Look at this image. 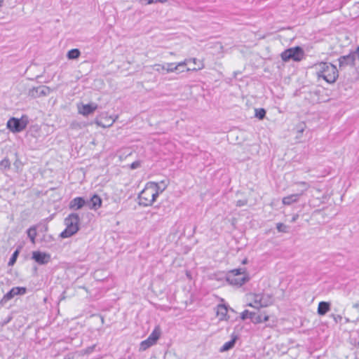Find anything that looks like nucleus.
<instances>
[{"instance_id": "obj_1", "label": "nucleus", "mask_w": 359, "mask_h": 359, "mask_svg": "<svg viewBox=\"0 0 359 359\" xmlns=\"http://www.w3.org/2000/svg\"><path fill=\"white\" fill-rule=\"evenodd\" d=\"M166 189V184L163 187H158L154 182L147 183L144 189L139 194V204L143 206H150L156 201L159 194Z\"/></svg>"}, {"instance_id": "obj_2", "label": "nucleus", "mask_w": 359, "mask_h": 359, "mask_svg": "<svg viewBox=\"0 0 359 359\" xmlns=\"http://www.w3.org/2000/svg\"><path fill=\"white\" fill-rule=\"evenodd\" d=\"M312 68L318 79H323L328 83H334L339 76L337 67L329 62H318L313 65Z\"/></svg>"}, {"instance_id": "obj_3", "label": "nucleus", "mask_w": 359, "mask_h": 359, "mask_svg": "<svg viewBox=\"0 0 359 359\" xmlns=\"http://www.w3.org/2000/svg\"><path fill=\"white\" fill-rule=\"evenodd\" d=\"M80 218L77 213H72L65 219V229L61 232L60 237L63 238L71 237L74 235L79 229Z\"/></svg>"}, {"instance_id": "obj_4", "label": "nucleus", "mask_w": 359, "mask_h": 359, "mask_svg": "<svg viewBox=\"0 0 359 359\" xmlns=\"http://www.w3.org/2000/svg\"><path fill=\"white\" fill-rule=\"evenodd\" d=\"M248 298L250 301L248 306L257 309L266 307L273 303L272 297L268 294L250 293L248 294Z\"/></svg>"}, {"instance_id": "obj_5", "label": "nucleus", "mask_w": 359, "mask_h": 359, "mask_svg": "<svg viewBox=\"0 0 359 359\" xmlns=\"http://www.w3.org/2000/svg\"><path fill=\"white\" fill-rule=\"evenodd\" d=\"M280 57L284 62H288L290 60H292L295 62H299L304 57V51L299 46L290 48L284 50L280 54Z\"/></svg>"}, {"instance_id": "obj_6", "label": "nucleus", "mask_w": 359, "mask_h": 359, "mask_svg": "<svg viewBox=\"0 0 359 359\" xmlns=\"http://www.w3.org/2000/svg\"><path fill=\"white\" fill-rule=\"evenodd\" d=\"M27 122L22 119L16 118H11L7 122V128L13 133H19L25 130L27 127Z\"/></svg>"}, {"instance_id": "obj_7", "label": "nucleus", "mask_w": 359, "mask_h": 359, "mask_svg": "<svg viewBox=\"0 0 359 359\" xmlns=\"http://www.w3.org/2000/svg\"><path fill=\"white\" fill-rule=\"evenodd\" d=\"M51 92L49 87L46 86H40L29 89L28 95L33 98L40 97L41 96L48 95Z\"/></svg>"}, {"instance_id": "obj_8", "label": "nucleus", "mask_w": 359, "mask_h": 359, "mask_svg": "<svg viewBox=\"0 0 359 359\" xmlns=\"http://www.w3.org/2000/svg\"><path fill=\"white\" fill-rule=\"evenodd\" d=\"M32 258L36 263L41 265L48 264L51 259L50 254L41 251L32 252Z\"/></svg>"}, {"instance_id": "obj_9", "label": "nucleus", "mask_w": 359, "mask_h": 359, "mask_svg": "<svg viewBox=\"0 0 359 359\" xmlns=\"http://www.w3.org/2000/svg\"><path fill=\"white\" fill-rule=\"evenodd\" d=\"M339 67L346 66H354L356 60V55L354 51L348 55L341 56L339 59Z\"/></svg>"}, {"instance_id": "obj_10", "label": "nucleus", "mask_w": 359, "mask_h": 359, "mask_svg": "<svg viewBox=\"0 0 359 359\" xmlns=\"http://www.w3.org/2000/svg\"><path fill=\"white\" fill-rule=\"evenodd\" d=\"M250 278L248 275L238 276H228L227 280L230 284L234 285L241 286L249 280Z\"/></svg>"}, {"instance_id": "obj_11", "label": "nucleus", "mask_w": 359, "mask_h": 359, "mask_svg": "<svg viewBox=\"0 0 359 359\" xmlns=\"http://www.w3.org/2000/svg\"><path fill=\"white\" fill-rule=\"evenodd\" d=\"M228 306L225 304H219L217 306L216 314L219 320H228L229 316L227 315Z\"/></svg>"}, {"instance_id": "obj_12", "label": "nucleus", "mask_w": 359, "mask_h": 359, "mask_svg": "<svg viewBox=\"0 0 359 359\" xmlns=\"http://www.w3.org/2000/svg\"><path fill=\"white\" fill-rule=\"evenodd\" d=\"M303 195V191L297 194H293L283 198L282 202L285 205H290L292 203H297L299 201V198Z\"/></svg>"}, {"instance_id": "obj_13", "label": "nucleus", "mask_w": 359, "mask_h": 359, "mask_svg": "<svg viewBox=\"0 0 359 359\" xmlns=\"http://www.w3.org/2000/svg\"><path fill=\"white\" fill-rule=\"evenodd\" d=\"M97 108V104L95 103L83 104L82 107L79 109V113L83 116H88L93 113Z\"/></svg>"}, {"instance_id": "obj_14", "label": "nucleus", "mask_w": 359, "mask_h": 359, "mask_svg": "<svg viewBox=\"0 0 359 359\" xmlns=\"http://www.w3.org/2000/svg\"><path fill=\"white\" fill-rule=\"evenodd\" d=\"M86 204V201L82 197H76L69 203V208L72 210L81 209Z\"/></svg>"}, {"instance_id": "obj_15", "label": "nucleus", "mask_w": 359, "mask_h": 359, "mask_svg": "<svg viewBox=\"0 0 359 359\" xmlns=\"http://www.w3.org/2000/svg\"><path fill=\"white\" fill-rule=\"evenodd\" d=\"M88 205L90 209L97 210L102 205V199L97 194L93 195L90 201L88 202Z\"/></svg>"}, {"instance_id": "obj_16", "label": "nucleus", "mask_w": 359, "mask_h": 359, "mask_svg": "<svg viewBox=\"0 0 359 359\" xmlns=\"http://www.w3.org/2000/svg\"><path fill=\"white\" fill-rule=\"evenodd\" d=\"M330 310V305L328 302H320L318 307V313L320 316H324Z\"/></svg>"}, {"instance_id": "obj_17", "label": "nucleus", "mask_w": 359, "mask_h": 359, "mask_svg": "<svg viewBox=\"0 0 359 359\" xmlns=\"http://www.w3.org/2000/svg\"><path fill=\"white\" fill-rule=\"evenodd\" d=\"M236 339L237 337L235 336L233 337L231 340L224 343V345L220 348V352H224L231 349L234 346Z\"/></svg>"}, {"instance_id": "obj_18", "label": "nucleus", "mask_w": 359, "mask_h": 359, "mask_svg": "<svg viewBox=\"0 0 359 359\" xmlns=\"http://www.w3.org/2000/svg\"><path fill=\"white\" fill-rule=\"evenodd\" d=\"M155 344L156 343H154V341H151V339L148 337L146 340H144L140 343V350L145 351Z\"/></svg>"}, {"instance_id": "obj_19", "label": "nucleus", "mask_w": 359, "mask_h": 359, "mask_svg": "<svg viewBox=\"0 0 359 359\" xmlns=\"http://www.w3.org/2000/svg\"><path fill=\"white\" fill-rule=\"evenodd\" d=\"M161 336V329L159 326H157L155 327V329L153 330V332L151 333V334L149 336V337L151 339V341H154L156 343L157 340L159 339Z\"/></svg>"}, {"instance_id": "obj_20", "label": "nucleus", "mask_w": 359, "mask_h": 359, "mask_svg": "<svg viewBox=\"0 0 359 359\" xmlns=\"http://www.w3.org/2000/svg\"><path fill=\"white\" fill-rule=\"evenodd\" d=\"M81 55V52L77 48H74L68 51L67 57L69 60L77 59Z\"/></svg>"}, {"instance_id": "obj_21", "label": "nucleus", "mask_w": 359, "mask_h": 359, "mask_svg": "<svg viewBox=\"0 0 359 359\" xmlns=\"http://www.w3.org/2000/svg\"><path fill=\"white\" fill-rule=\"evenodd\" d=\"M27 236L29 238L31 242L33 244H35V238L36 236V229L35 227H30L27 230Z\"/></svg>"}, {"instance_id": "obj_22", "label": "nucleus", "mask_w": 359, "mask_h": 359, "mask_svg": "<svg viewBox=\"0 0 359 359\" xmlns=\"http://www.w3.org/2000/svg\"><path fill=\"white\" fill-rule=\"evenodd\" d=\"M243 275H248L246 273H245V269H233L232 270L229 274L228 276H241Z\"/></svg>"}, {"instance_id": "obj_23", "label": "nucleus", "mask_w": 359, "mask_h": 359, "mask_svg": "<svg viewBox=\"0 0 359 359\" xmlns=\"http://www.w3.org/2000/svg\"><path fill=\"white\" fill-rule=\"evenodd\" d=\"M15 292V295H22L27 292V288L25 287H14L11 289Z\"/></svg>"}, {"instance_id": "obj_24", "label": "nucleus", "mask_w": 359, "mask_h": 359, "mask_svg": "<svg viewBox=\"0 0 359 359\" xmlns=\"http://www.w3.org/2000/svg\"><path fill=\"white\" fill-rule=\"evenodd\" d=\"M252 316H255V313L250 312L248 310H245L244 311L242 312L241 318L242 320H245L247 318L252 319Z\"/></svg>"}, {"instance_id": "obj_25", "label": "nucleus", "mask_w": 359, "mask_h": 359, "mask_svg": "<svg viewBox=\"0 0 359 359\" xmlns=\"http://www.w3.org/2000/svg\"><path fill=\"white\" fill-rule=\"evenodd\" d=\"M265 115L266 111L264 109L261 108L255 109V116L259 119H263L265 117Z\"/></svg>"}, {"instance_id": "obj_26", "label": "nucleus", "mask_w": 359, "mask_h": 359, "mask_svg": "<svg viewBox=\"0 0 359 359\" xmlns=\"http://www.w3.org/2000/svg\"><path fill=\"white\" fill-rule=\"evenodd\" d=\"M165 66L167 73L174 72L178 69L175 63H167Z\"/></svg>"}, {"instance_id": "obj_27", "label": "nucleus", "mask_w": 359, "mask_h": 359, "mask_svg": "<svg viewBox=\"0 0 359 359\" xmlns=\"http://www.w3.org/2000/svg\"><path fill=\"white\" fill-rule=\"evenodd\" d=\"M15 292L12 290H11L8 292H7L3 297L2 302H6L11 300L12 298L15 297Z\"/></svg>"}, {"instance_id": "obj_28", "label": "nucleus", "mask_w": 359, "mask_h": 359, "mask_svg": "<svg viewBox=\"0 0 359 359\" xmlns=\"http://www.w3.org/2000/svg\"><path fill=\"white\" fill-rule=\"evenodd\" d=\"M10 165H11V163H10L9 160L8 158H6L3 159L0 162V168H1V169H4V170L8 169V168H10Z\"/></svg>"}, {"instance_id": "obj_29", "label": "nucleus", "mask_w": 359, "mask_h": 359, "mask_svg": "<svg viewBox=\"0 0 359 359\" xmlns=\"http://www.w3.org/2000/svg\"><path fill=\"white\" fill-rule=\"evenodd\" d=\"M116 119L115 118H112L111 117H109V123L108 124H103L101 121H96V124H97L98 126H102L103 128H105V127H109V126H111L114 122H115Z\"/></svg>"}, {"instance_id": "obj_30", "label": "nucleus", "mask_w": 359, "mask_h": 359, "mask_svg": "<svg viewBox=\"0 0 359 359\" xmlns=\"http://www.w3.org/2000/svg\"><path fill=\"white\" fill-rule=\"evenodd\" d=\"M152 67L155 71L158 72H161L162 71L166 72V66L164 65L155 64Z\"/></svg>"}, {"instance_id": "obj_31", "label": "nucleus", "mask_w": 359, "mask_h": 359, "mask_svg": "<svg viewBox=\"0 0 359 359\" xmlns=\"http://www.w3.org/2000/svg\"><path fill=\"white\" fill-rule=\"evenodd\" d=\"M276 229L279 232L286 233L287 232L288 227L283 223H278L276 224Z\"/></svg>"}, {"instance_id": "obj_32", "label": "nucleus", "mask_w": 359, "mask_h": 359, "mask_svg": "<svg viewBox=\"0 0 359 359\" xmlns=\"http://www.w3.org/2000/svg\"><path fill=\"white\" fill-rule=\"evenodd\" d=\"M295 184L303 187V190L302 191H303V194L304 193V191H307L311 187L310 184L306 182H295Z\"/></svg>"}, {"instance_id": "obj_33", "label": "nucleus", "mask_w": 359, "mask_h": 359, "mask_svg": "<svg viewBox=\"0 0 359 359\" xmlns=\"http://www.w3.org/2000/svg\"><path fill=\"white\" fill-rule=\"evenodd\" d=\"M251 320L254 323H262V316L257 315L255 313V316H252V318Z\"/></svg>"}, {"instance_id": "obj_34", "label": "nucleus", "mask_w": 359, "mask_h": 359, "mask_svg": "<svg viewBox=\"0 0 359 359\" xmlns=\"http://www.w3.org/2000/svg\"><path fill=\"white\" fill-rule=\"evenodd\" d=\"M205 67V65L203 64V62H199V66L198 67H194V68H187V72H189V71H193V72H195V71H198V70H201V69H203V68Z\"/></svg>"}, {"instance_id": "obj_35", "label": "nucleus", "mask_w": 359, "mask_h": 359, "mask_svg": "<svg viewBox=\"0 0 359 359\" xmlns=\"http://www.w3.org/2000/svg\"><path fill=\"white\" fill-rule=\"evenodd\" d=\"M18 255V251L15 250L9 260V263H8L9 265L13 264L15 263Z\"/></svg>"}, {"instance_id": "obj_36", "label": "nucleus", "mask_w": 359, "mask_h": 359, "mask_svg": "<svg viewBox=\"0 0 359 359\" xmlns=\"http://www.w3.org/2000/svg\"><path fill=\"white\" fill-rule=\"evenodd\" d=\"M140 165H141V162L140 161H136L130 164V168L133 170H135V169L140 168Z\"/></svg>"}, {"instance_id": "obj_37", "label": "nucleus", "mask_w": 359, "mask_h": 359, "mask_svg": "<svg viewBox=\"0 0 359 359\" xmlns=\"http://www.w3.org/2000/svg\"><path fill=\"white\" fill-rule=\"evenodd\" d=\"M191 62V60L185 59L184 61L178 62L176 64L177 69H179L180 67H184L186 66L189 62Z\"/></svg>"}, {"instance_id": "obj_38", "label": "nucleus", "mask_w": 359, "mask_h": 359, "mask_svg": "<svg viewBox=\"0 0 359 359\" xmlns=\"http://www.w3.org/2000/svg\"><path fill=\"white\" fill-rule=\"evenodd\" d=\"M248 203V201L246 199L244 200H238L236 202V206L241 207L244 206Z\"/></svg>"}, {"instance_id": "obj_39", "label": "nucleus", "mask_w": 359, "mask_h": 359, "mask_svg": "<svg viewBox=\"0 0 359 359\" xmlns=\"http://www.w3.org/2000/svg\"><path fill=\"white\" fill-rule=\"evenodd\" d=\"M158 187H163L164 184H166V187L168 184V180H162L160 182H155Z\"/></svg>"}, {"instance_id": "obj_40", "label": "nucleus", "mask_w": 359, "mask_h": 359, "mask_svg": "<svg viewBox=\"0 0 359 359\" xmlns=\"http://www.w3.org/2000/svg\"><path fill=\"white\" fill-rule=\"evenodd\" d=\"M332 317L336 323L340 322L342 319V317L340 315H332Z\"/></svg>"}, {"instance_id": "obj_41", "label": "nucleus", "mask_w": 359, "mask_h": 359, "mask_svg": "<svg viewBox=\"0 0 359 359\" xmlns=\"http://www.w3.org/2000/svg\"><path fill=\"white\" fill-rule=\"evenodd\" d=\"M189 60H191V62H192L194 64L198 65V67L199 66V62H201L200 60H198L196 58L194 57V58H190Z\"/></svg>"}, {"instance_id": "obj_42", "label": "nucleus", "mask_w": 359, "mask_h": 359, "mask_svg": "<svg viewBox=\"0 0 359 359\" xmlns=\"http://www.w3.org/2000/svg\"><path fill=\"white\" fill-rule=\"evenodd\" d=\"M298 217H299V215H297V214L294 215L292 217V219H291V222H294L298 219Z\"/></svg>"}, {"instance_id": "obj_43", "label": "nucleus", "mask_w": 359, "mask_h": 359, "mask_svg": "<svg viewBox=\"0 0 359 359\" xmlns=\"http://www.w3.org/2000/svg\"><path fill=\"white\" fill-rule=\"evenodd\" d=\"M147 4H151L156 3V0H147Z\"/></svg>"}, {"instance_id": "obj_44", "label": "nucleus", "mask_w": 359, "mask_h": 359, "mask_svg": "<svg viewBox=\"0 0 359 359\" xmlns=\"http://www.w3.org/2000/svg\"><path fill=\"white\" fill-rule=\"evenodd\" d=\"M269 320V316H262V322H266Z\"/></svg>"}, {"instance_id": "obj_45", "label": "nucleus", "mask_w": 359, "mask_h": 359, "mask_svg": "<svg viewBox=\"0 0 359 359\" xmlns=\"http://www.w3.org/2000/svg\"><path fill=\"white\" fill-rule=\"evenodd\" d=\"M167 1H168V0H156V3H161V4L166 3Z\"/></svg>"}, {"instance_id": "obj_46", "label": "nucleus", "mask_w": 359, "mask_h": 359, "mask_svg": "<svg viewBox=\"0 0 359 359\" xmlns=\"http://www.w3.org/2000/svg\"><path fill=\"white\" fill-rule=\"evenodd\" d=\"M248 263V259L245 258L243 260L242 264H245Z\"/></svg>"}, {"instance_id": "obj_47", "label": "nucleus", "mask_w": 359, "mask_h": 359, "mask_svg": "<svg viewBox=\"0 0 359 359\" xmlns=\"http://www.w3.org/2000/svg\"><path fill=\"white\" fill-rule=\"evenodd\" d=\"M3 4H4V1L0 0V8L3 6Z\"/></svg>"}, {"instance_id": "obj_48", "label": "nucleus", "mask_w": 359, "mask_h": 359, "mask_svg": "<svg viewBox=\"0 0 359 359\" xmlns=\"http://www.w3.org/2000/svg\"><path fill=\"white\" fill-rule=\"evenodd\" d=\"M170 54L171 55H174V53H173V52H170Z\"/></svg>"}, {"instance_id": "obj_49", "label": "nucleus", "mask_w": 359, "mask_h": 359, "mask_svg": "<svg viewBox=\"0 0 359 359\" xmlns=\"http://www.w3.org/2000/svg\"><path fill=\"white\" fill-rule=\"evenodd\" d=\"M109 123V119L107 120V121H106V123L108 124Z\"/></svg>"}]
</instances>
